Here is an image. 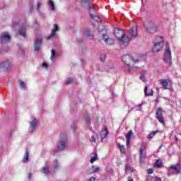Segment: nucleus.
<instances>
[{
    "instance_id": "1",
    "label": "nucleus",
    "mask_w": 181,
    "mask_h": 181,
    "mask_svg": "<svg viewBox=\"0 0 181 181\" xmlns=\"http://www.w3.org/2000/svg\"><path fill=\"white\" fill-rule=\"evenodd\" d=\"M67 148V134L62 133L59 136V139L57 143V146L54 149V153H57V152H62Z\"/></svg>"
},
{
    "instance_id": "2",
    "label": "nucleus",
    "mask_w": 181,
    "mask_h": 181,
    "mask_svg": "<svg viewBox=\"0 0 181 181\" xmlns=\"http://www.w3.org/2000/svg\"><path fill=\"white\" fill-rule=\"evenodd\" d=\"M78 2L83 5V6H87L89 11V13L91 17V22L95 21V22H101V18L98 17L97 13H95V8L93 6H90L88 0H78Z\"/></svg>"
},
{
    "instance_id": "3",
    "label": "nucleus",
    "mask_w": 181,
    "mask_h": 181,
    "mask_svg": "<svg viewBox=\"0 0 181 181\" xmlns=\"http://www.w3.org/2000/svg\"><path fill=\"white\" fill-rule=\"evenodd\" d=\"M114 35L115 37L117 38V40L120 46L122 45H124V43H128V42H129V37L127 36V34L124 33V30L119 28L115 29Z\"/></svg>"
},
{
    "instance_id": "4",
    "label": "nucleus",
    "mask_w": 181,
    "mask_h": 181,
    "mask_svg": "<svg viewBox=\"0 0 181 181\" xmlns=\"http://www.w3.org/2000/svg\"><path fill=\"white\" fill-rule=\"evenodd\" d=\"M122 60L126 64V66L124 67V71L127 73H131L132 71V68L129 67V63H138L139 62V59H134L132 56L129 54L124 55L122 57Z\"/></svg>"
},
{
    "instance_id": "5",
    "label": "nucleus",
    "mask_w": 181,
    "mask_h": 181,
    "mask_svg": "<svg viewBox=\"0 0 181 181\" xmlns=\"http://www.w3.org/2000/svg\"><path fill=\"white\" fill-rule=\"evenodd\" d=\"M163 61L168 66H172V52H170V49H169V43H166L165 45Z\"/></svg>"
},
{
    "instance_id": "6",
    "label": "nucleus",
    "mask_w": 181,
    "mask_h": 181,
    "mask_svg": "<svg viewBox=\"0 0 181 181\" xmlns=\"http://www.w3.org/2000/svg\"><path fill=\"white\" fill-rule=\"evenodd\" d=\"M98 32L99 33H102L103 39L106 45H114L115 43L114 39L105 37L106 30H105V27H104V25H100L98 27Z\"/></svg>"
},
{
    "instance_id": "7",
    "label": "nucleus",
    "mask_w": 181,
    "mask_h": 181,
    "mask_svg": "<svg viewBox=\"0 0 181 181\" xmlns=\"http://www.w3.org/2000/svg\"><path fill=\"white\" fill-rule=\"evenodd\" d=\"M162 47H163V37L158 36L156 37L153 52H154V53L160 52V50H162Z\"/></svg>"
},
{
    "instance_id": "8",
    "label": "nucleus",
    "mask_w": 181,
    "mask_h": 181,
    "mask_svg": "<svg viewBox=\"0 0 181 181\" xmlns=\"http://www.w3.org/2000/svg\"><path fill=\"white\" fill-rule=\"evenodd\" d=\"M9 42H11V35H9V33L4 32L0 35V43L1 45L9 43Z\"/></svg>"
},
{
    "instance_id": "9",
    "label": "nucleus",
    "mask_w": 181,
    "mask_h": 181,
    "mask_svg": "<svg viewBox=\"0 0 181 181\" xmlns=\"http://www.w3.org/2000/svg\"><path fill=\"white\" fill-rule=\"evenodd\" d=\"M145 28L148 33H155L158 30V28L153 22H149L146 24Z\"/></svg>"
},
{
    "instance_id": "10",
    "label": "nucleus",
    "mask_w": 181,
    "mask_h": 181,
    "mask_svg": "<svg viewBox=\"0 0 181 181\" xmlns=\"http://www.w3.org/2000/svg\"><path fill=\"white\" fill-rule=\"evenodd\" d=\"M59 30H60V29L59 28V26H57V24H54V27L51 31V35L46 37L47 40H49L52 37H57V32H59Z\"/></svg>"
},
{
    "instance_id": "11",
    "label": "nucleus",
    "mask_w": 181,
    "mask_h": 181,
    "mask_svg": "<svg viewBox=\"0 0 181 181\" xmlns=\"http://www.w3.org/2000/svg\"><path fill=\"white\" fill-rule=\"evenodd\" d=\"M156 117L158 120L160 124H163V125L165 124V120L163 119V116L162 115V108L159 107L156 113Z\"/></svg>"
},
{
    "instance_id": "12",
    "label": "nucleus",
    "mask_w": 181,
    "mask_h": 181,
    "mask_svg": "<svg viewBox=\"0 0 181 181\" xmlns=\"http://www.w3.org/2000/svg\"><path fill=\"white\" fill-rule=\"evenodd\" d=\"M37 127V119L36 118H33L30 122L29 132H35V131H36Z\"/></svg>"
},
{
    "instance_id": "13",
    "label": "nucleus",
    "mask_w": 181,
    "mask_h": 181,
    "mask_svg": "<svg viewBox=\"0 0 181 181\" xmlns=\"http://www.w3.org/2000/svg\"><path fill=\"white\" fill-rule=\"evenodd\" d=\"M129 35L132 37H136L138 36V27L134 24L129 31Z\"/></svg>"
},
{
    "instance_id": "14",
    "label": "nucleus",
    "mask_w": 181,
    "mask_h": 181,
    "mask_svg": "<svg viewBox=\"0 0 181 181\" xmlns=\"http://www.w3.org/2000/svg\"><path fill=\"white\" fill-rule=\"evenodd\" d=\"M60 168V164L57 162V159H54L51 164V170L52 172H56Z\"/></svg>"
},
{
    "instance_id": "15",
    "label": "nucleus",
    "mask_w": 181,
    "mask_h": 181,
    "mask_svg": "<svg viewBox=\"0 0 181 181\" xmlns=\"http://www.w3.org/2000/svg\"><path fill=\"white\" fill-rule=\"evenodd\" d=\"M40 46H42V37L37 38L34 42V49L35 52L40 50Z\"/></svg>"
},
{
    "instance_id": "16",
    "label": "nucleus",
    "mask_w": 181,
    "mask_h": 181,
    "mask_svg": "<svg viewBox=\"0 0 181 181\" xmlns=\"http://www.w3.org/2000/svg\"><path fill=\"white\" fill-rule=\"evenodd\" d=\"M146 159V151L144 150V148H140V163H144Z\"/></svg>"
},
{
    "instance_id": "17",
    "label": "nucleus",
    "mask_w": 181,
    "mask_h": 181,
    "mask_svg": "<svg viewBox=\"0 0 181 181\" xmlns=\"http://www.w3.org/2000/svg\"><path fill=\"white\" fill-rule=\"evenodd\" d=\"M41 172L47 176H49V175H52V171L49 170V163L45 162V167L42 168Z\"/></svg>"
},
{
    "instance_id": "18",
    "label": "nucleus",
    "mask_w": 181,
    "mask_h": 181,
    "mask_svg": "<svg viewBox=\"0 0 181 181\" xmlns=\"http://www.w3.org/2000/svg\"><path fill=\"white\" fill-rule=\"evenodd\" d=\"M0 69H4L5 70H8V69H11V62L9 61H4L0 63Z\"/></svg>"
},
{
    "instance_id": "19",
    "label": "nucleus",
    "mask_w": 181,
    "mask_h": 181,
    "mask_svg": "<svg viewBox=\"0 0 181 181\" xmlns=\"http://www.w3.org/2000/svg\"><path fill=\"white\" fill-rule=\"evenodd\" d=\"M18 33L20 36L26 37V25H23L21 27V28L18 30Z\"/></svg>"
},
{
    "instance_id": "20",
    "label": "nucleus",
    "mask_w": 181,
    "mask_h": 181,
    "mask_svg": "<svg viewBox=\"0 0 181 181\" xmlns=\"http://www.w3.org/2000/svg\"><path fill=\"white\" fill-rule=\"evenodd\" d=\"M158 83L160 84L165 90L168 89V87H169V82H168V80L166 79H160L158 81Z\"/></svg>"
},
{
    "instance_id": "21",
    "label": "nucleus",
    "mask_w": 181,
    "mask_h": 181,
    "mask_svg": "<svg viewBox=\"0 0 181 181\" xmlns=\"http://www.w3.org/2000/svg\"><path fill=\"white\" fill-rule=\"evenodd\" d=\"M47 5L50 11H52V12H54V11H56V5L54 4V1H53V0H48Z\"/></svg>"
},
{
    "instance_id": "22",
    "label": "nucleus",
    "mask_w": 181,
    "mask_h": 181,
    "mask_svg": "<svg viewBox=\"0 0 181 181\" xmlns=\"http://www.w3.org/2000/svg\"><path fill=\"white\" fill-rule=\"evenodd\" d=\"M58 56H59V54L57 52H56V51L54 49L51 50L50 60L52 63H54V60H56V59H57Z\"/></svg>"
},
{
    "instance_id": "23",
    "label": "nucleus",
    "mask_w": 181,
    "mask_h": 181,
    "mask_svg": "<svg viewBox=\"0 0 181 181\" xmlns=\"http://www.w3.org/2000/svg\"><path fill=\"white\" fill-rule=\"evenodd\" d=\"M170 169H172L173 170V173L175 175H177V173H179V172H180V165L176 164L175 165H172L170 167Z\"/></svg>"
},
{
    "instance_id": "24",
    "label": "nucleus",
    "mask_w": 181,
    "mask_h": 181,
    "mask_svg": "<svg viewBox=\"0 0 181 181\" xmlns=\"http://www.w3.org/2000/svg\"><path fill=\"white\" fill-rule=\"evenodd\" d=\"M132 130H130L127 134H126V144L127 146H129V143L131 142V138L132 136Z\"/></svg>"
},
{
    "instance_id": "25",
    "label": "nucleus",
    "mask_w": 181,
    "mask_h": 181,
    "mask_svg": "<svg viewBox=\"0 0 181 181\" xmlns=\"http://www.w3.org/2000/svg\"><path fill=\"white\" fill-rule=\"evenodd\" d=\"M108 135V130L107 127H105L100 132L101 139H105V137Z\"/></svg>"
},
{
    "instance_id": "26",
    "label": "nucleus",
    "mask_w": 181,
    "mask_h": 181,
    "mask_svg": "<svg viewBox=\"0 0 181 181\" xmlns=\"http://www.w3.org/2000/svg\"><path fill=\"white\" fill-rule=\"evenodd\" d=\"M100 170V168L97 165H92L90 168L89 174L92 175V173H97Z\"/></svg>"
},
{
    "instance_id": "27",
    "label": "nucleus",
    "mask_w": 181,
    "mask_h": 181,
    "mask_svg": "<svg viewBox=\"0 0 181 181\" xmlns=\"http://www.w3.org/2000/svg\"><path fill=\"white\" fill-rule=\"evenodd\" d=\"M144 94H145L146 97H149V96L153 95V90L148 89V87L146 86L144 88Z\"/></svg>"
},
{
    "instance_id": "28",
    "label": "nucleus",
    "mask_w": 181,
    "mask_h": 181,
    "mask_svg": "<svg viewBox=\"0 0 181 181\" xmlns=\"http://www.w3.org/2000/svg\"><path fill=\"white\" fill-rule=\"evenodd\" d=\"M85 36H86V37H88V39H90V40H93V39H94V35L90 33V30L86 29L85 30V33H84Z\"/></svg>"
},
{
    "instance_id": "29",
    "label": "nucleus",
    "mask_w": 181,
    "mask_h": 181,
    "mask_svg": "<svg viewBox=\"0 0 181 181\" xmlns=\"http://www.w3.org/2000/svg\"><path fill=\"white\" fill-rule=\"evenodd\" d=\"M125 172H126V173H132V172H134V168L129 166V164H126Z\"/></svg>"
},
{
    "instance_id": "30",
    "label": "nucleus",
    "mask_w": 181,
    "mask_h": 181,
    "mask_svg": "<svg viewBox=\"0 0 181 181\" xmlns=\"http://www.w3.org/2000/svg\"><path fill=\"white\" fill-rule=\"evenodd\" d=\"M28 160H29V153L28 151H25L23 158V163H26V162H28Z\"/></svg>"
},
{
    "instance_id": "31",
    "label": "nucleus",
    "mask_w": 181,
    "mask_h": 181,
    "mask_svg": "<svg viewBox=\"0 0 181 181\" xmlns=\"http://www.w3.org/2000/svg\"><path fill=\"white\" fill-rule=\"evenodd\" d=\"M146 76V71H143L140 74V80H141V81H145Z\"/></svg>"
},
{
    "instance_id": "32",
    "label": "nucleus",
    "mask_w": 181,
    "mask_h": 181,
    "mask_svg": "<svg viewBox=\"0 0 181 181\" xmlns=\"http://www.w3.org/2000/svg\"><path fill=\"white\" fill-rule=\"evenodd\" d=\"M118 146L121 153H125V147L119 144H118Z\"/></svg>"
},
{
    "instance_id": "33",
    "label": "nucleus",
    "mask_w": 181,
    "mask_h": 181,
    "mask_svg": "<svg viewBox=\"0 0 181 181\" xmlns=\"http://www.w3.org/2000/svg\"><path fill=\"white\" fill-rule=\"evenodd\" d=\"M41 6H42V3L40 1H37L35 5V8H36L37 12H40Z\"/></svg>"
},
{
    "instance_id": "34",
    "label": "nucleus",
    "mask_w": 181,
    "mask_h": 181,
    "mask_svg": "<svg viewBox=\"0 0 181 181\" xmlns=\"http://www.w3.org/2000/svg\"><path fill=\"white\" fill-rule=\"evenodd\" d=\"M158 134V131H153L148 134V138L152 139Z\"/></svg>"
},
{
    "instance_id": "35",
    "label": "nucleus",
    "mask_w": 181,
    "mask_h": 181,
    "mask_svg": "<svg viewBox=\"0 0 181 181\" xmlns=\"http://www.w3.org/2000/svg\"><path fill=\"white\" fill-rule=\"evenodd\" d=\"M95 160H98V156H97V154H95L93 157L90 158V163H95Z\"/></svg>"
},
{
    "instance_id": "36",
    "label": "nucleus",
    "mask_w": 181,
    "mask_h": 181,
    "mask_svg": "<svg viewBox=\"0 0 181 181\" xmlns=\"http://www.w3.org/2000/svg\"><path fill=\"white\" fill-rule=\"evenodd\" d=\"M41 66L45 69V70H47V69L49 68V64H47V63H46V62H43Z\"/></svg>"
},
{
    "instance_id": "37",
    "label": "nucleus",
    "mask_w": 181,
    "mask_h": 181,
    "mask_svg": "<svg viewBox=\"0 0 181 181\" xmlns=\"http://www.w3.org/2000/svg\"><path fill=\"white\" fill-rule=\"evenodd\" d=\"M73 83V78H68L65 81V84L69 85Z\"/></svg>"
},
{
    "instance_id": "38",
    "label": "nucleus",
    "mask_w": 181,
    "mask_h": 181,
    "mask_svg": "<svg viewBox=\"0 0 181 181\" xmlns=\"http://www.w3.org/2000/svg\"><path fill=\"white\" fill-rule=\"evenodd\" d=\"M33 9H34L33 4H30L28 13L30 14L32 13V12H33Z\"/></svg>"
},
{
    "instance_id": "39",
    "label": "nucleus",
    "mask_w": 181,
    "mask_h": 181,
    "mask_svg": "<svg viewBox=\"0 0 181 181\" xmlns=\"http://www.w3.org/2000/svg\"><path fill=\"white\" fill-rule=\"evenodd\" d=\"M155 165L157 168H160L162 166V161L158 160L156 162Z\"/></svg>"
},
{
    "instance_id": "40",
    "label": "nucleus",
    "mask_w": 181,
    "mask_h": 181,
    "mask_svg": "<svg viewBox=\"0 0 181 181\" xmlns=\"http://www.w3.org/2000/svg\"><path fill=\"white\" fill-rule=\"evenodd\" d=\"M106 57H107V55H105V54H102L100 55V60L102 62H104L105 60Z\"/></svg>"
},
{
    "instance_id": "41",
    "label": "nucleus",
    "mask_w": 181,
    "mask_h": 181,
    "mask_svg": "<svg viewBox=\"0 0 181 181\" xmlns=\"http://www.w3.org/2000/svg\"><path fill=\"white\" fill-rule=\"evenodd\" d=\"M20 87L21 88H25L26 87V83L23 81H20Z\"/></svg>"
},
{
    "instance_id": "42",
    "label": "nucleus",
    "mask_w": 181,
    "mask_h": 181,
    "mask_svg": "<svg viewBox=\"0 0 181 181\" xmlns=\"http://www.w3.org/2000/svg\"><path fill=\"white\" fill-rule=\"evenodd\" d=\"M147 173H148V175H152V173H153V169H152V168L148 169V170H147Z\"/></svg>"
},
{
    "instance_id": "43",
    "label": "nucleus",
    "mask_w": 181,
    "mask_h": 181,
    "mask_svg": "<svg viewBox=\"0 0 181 181\" xmlns=\"http://www.w3.org/2000/svg\"><path fill=\"white\" fill-rule=\"evenodd\" d=\"M85 119H86V122H90V116H89V115L86 116V117Z\"/></svg>"
},
{
    "instance_id": "44",
    "label": "nucleus",
    "mask_w": 181,
    "mask_h": 181,
    "mask_svg": "<svg viewBox=\"0 0 181 181\" xmlns=\"http://www.w3.org/2000/svg\"><path fill=\"white\" fill-rule=\"evenodd\" d=\"M91 142H95V136H92L90 139Z\"/></svg>"
},
{
    "instance_id": "45",
    "label": "nucleus",
    "mask_w": 181,
    "mask_h": 181,
    "mask_svg": "<svg viewBox=\"0 0 181 181\" xmlns=\"http://www.w3.org/2000/svg\"><path fill=\"white\" fill-rule=\"evenodd\" d=\"M88 181H95V177H92Z\"/></svg>"
},
{
    "instance_id": "46",
    "label": "nucleus",
    "mask_w": 181,
    "mask_h": 181,
    "mask_svg": "<svg viewBox=\"0 0 181 181\" xmlns=\"http://www.w3.org/2000/svg\"><path fill=\"white\" fill-rule=\"evenodd\" d=\"M28 179H32V174H31V173H30V174L28 175Z\"/></svg>"
},
{
    "instance_id": "47",
    "label": "nucleus",
    "mask_w": 181,
    "mask_h": 181,
    "mask_svg": "<svg viewBox=\"0 0 181 181\" xmlns=\"http://www.w3.org/2000/svg\"><path fill=\"white\" fill-rule=\"evenodd\" d=\"M16 25H18V23H13V28H15V26H16Z\"/></svg>"
},
{
    "instance_id": "48",
    "label": "nucleus",
    "mask_w": 181,
    "mask_h": 181,
    "mask_svg": "<svg viewBox=\"0 0 181 181\" xmlns=\"http://www.w3.org/2000/svg\"><path fill=\"white\" fill-rule=\"evenodd\" d=\"M156 181H162V180H160V178H157V179L156 180Z\"/></svg>"
},
{
    "instance_id": "49",
    "label": "nucleus",
    "mask_w": 181,
    "mask_h": 181,
    "mask_svg": "<svg viewBox=\"0 0 181 181\" xmlns=\"http://www.w3.org/2000/svg\"><path fill=\"white\" fill-rule=\"evenodd\" d=\"M134 68H135V69H138V66H134Z\"/></svg>"
}]
</instances>
